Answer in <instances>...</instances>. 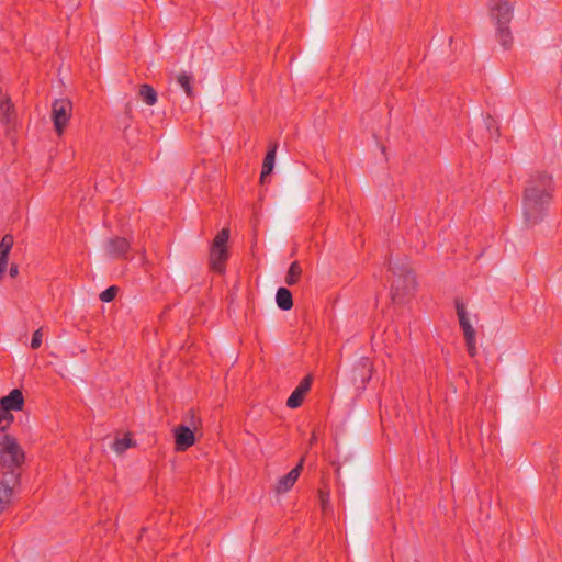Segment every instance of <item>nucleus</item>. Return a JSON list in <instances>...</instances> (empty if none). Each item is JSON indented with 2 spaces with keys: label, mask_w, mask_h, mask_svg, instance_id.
<instances>
[{
  "label": "nucleus",
  "mask_w": 562,
  "mask_h": 562,
  "mask_svg": "<svg viewBox=\"0 0 562 562\" xmlns=\"http://www.w3.org/2000/svg\"><path fill=\"white\" fill-rule=\"evenodd\" d=\"M0 405L9 413L21 411L24 405V396L21 390L14 389L7 396L0 398Z\"/></svg>",
  "instance_id": "9b49d317"
},
{
  "label": "nucleus",
  "mask_w": 562,
  "mask_h": 562,
  "mask_svg": "<svg viewBox=\"0 0 562 562\" xmlns=\"http://www.w3.org/2000/svg\"><path fill=\"white\" fill-rule=\"evenodd\" d=\"M14 417L12 413L7 412L1 405H0V427H5V429L11 425Z\"/></svg>",
  "instance_id": "5701e85b"
},
{
  "label": "nucleus",
  "mask_w": 562,
  "mask_h": 562,
  "mask_svg": "<svg viewBox=\"0 0 562 562\" xmlns=\"http://www.w3.org/2000/svg\"><path fill=\"white\" fill-rule=\"evenodd\" d=\"M488 13L495 25L509 24L514 14V2L510 0H490Z\"/></svg>",
  "instance_id": "0eeeda50"
},
{
  "label": "nucleus",
  "mask_w": 562,
  "mask_h": 562,
  "mask_svg": "<svg viewBox=\"0 0 562 562\" xmlns=\"http://www.w3.org/2000/svg\"><path fill=\"white\" fill-rule=\"evenodd\" d=\"M497 40L505 50L509 49L513 45L512 31L509 24L496 25Z\"/></svg>",
  "instance_id": "2eb2a0df"
},
{
  "label": "nucleus",
  "mask_w": 562,
  "mask_h": 562,
  "mask_svg": "<svg viewBox=\"0 0 562 562\" xmlns=\"http://www.w3.org/2000/svg\"><path fill=\"white\" fill-rule=\"evenodd\" d=\"M554 180L546 171H535L530 175L522 196V213L526 226L533 227L546 216L553 199Z\"/></svg>",
  "instance_id": "f03ea898"
},
{
  "label": "nucleus",
  "mask_w": 562,
  "mask_h": 562,
  "mask_svg": "<svg viewBox=\"0 0 562 562\" xmlns=\"http://www.w3.org/2000/svg\"><path fill=\"white\" fill-rule=\"evenodd\" d=\"M177 82L184 90L187 97H193L192 77L187 72H181L177 77Z\"/></svg>",
  "instance_id": "aec40b11"
},
{
  "label": "nucleus",
  "mask_w": 562,
  "mask_h": 562,
  "mask_svg": "<svg viewBox=\"0 0 562 562\" xmlns=\"http://www.w3.org/2000/svg\"><path fill=\"white\" fill-rule=\"evenodd\" d=\"M9 274H10L11 278H16L18 277V274H19V267H18V265L12 263L10 266Z\"/></svg>",
  "instance_id": "cd10ccee"
},
{
  "label": "nucleus",
  "mask_w": 562,
  "mask_h": 562,
  "mask_svg": "<svg viewBox=\"0 0 562 562\" xmlns=\"http://www.w3.org/2000/svg\"><path fill=\"white\" fill-rule=\"evenodd\" d=\"M358 367H361L363 370H367L369 372V376L367 378V380H369L371 378V362L369 361L368 358H361L357 364Z\"/></svg>",
  "instance_id": "bb28decb"
},
{
  "label": "nucleus",
  "mask_w": 562,
  "mask_h": 562,
  "mask_svg": "<svg viewBox=\"0 0 562 562\" xmlns=\"http://www.w3.org/2000/svg\"><path fill=\"white\" fill-rule=\"evenodd\" d=\"M25 452L18 440L0 427V513L13 498L14 488L21 483V468Z\"/></svg>",
  "instance_id": "f257e3e1"
},
{
  "label": "nucleus",
  "mask_w": 562,
  "mask_h": 562,
  "mask_svg": "<svg viewBox=\"0 0 562 562\" xmlns=\"http://www.w3.org/2000/svg\"><path fill=\"white\" fill-rule=\"evenodd\" d=\"M131 248L130 241L124 237H114L106 240L105 254L113 259H125Z\"/></svg>",
  "instance_id": "6e6552de"
},
{
  "label": "nucleus",
  "mask_w": 562,
  "mask_h": 562,
  "mask_svg": "<svg viewBox=\"0 0 562 562\" xmlns=\"http://www.w3.org/2000/svg\"><path fill=\"white\" fill-rule=\"evenodd\" d=\"M393 273L395 279L392 283V297L394 301L403 302L416 291L417 282L415 274L406 265L394 267Z\"/></svg>",
  "instance_id": "7ed1b4c3"
},
{
  "label": "nucleus",
  "mask_w": 562,
  "mask_h": 562,
  "mask_svg": "<svg viewBox=\"0 0 562 562\" xmlns=\"http://www.w3.org/2000/svg\"><path fill=\"white\" fill-rule=\"evenodd\" d=\"M42 337H43L42 328H38V329H36L33 333V337H32V340H31V348L32 349H38L41 347V345H42Z\"/></svg>",
  "instance_id": "a878e982"
},
{
  "label": "nucleus",
  "mask_w": 562,
  "mask_h": 562,
  "mask_svg": "<svg viewBox=\"0 0 562 562\" xmlns=\"http://www.w3.org/2000/svg\"><path fill=\"white\" fill-rule=\"evenodd\" d=\"M318 498L323 510H326L330 498L329 491L326 488H321L318 491Z\"/></svg>",
  "instance_id": "b1692460"
},
{
  "label": "nucleus",
  "mask_w": 562,
  "mask_h": 562,
  "mask_svg": "<svg viewBox=\"0 0 562 562\" xmlns=\"http://www.w3.org/2000/svg\"><path fill=\"white\" fill-rule=\"evenodd\" d=\"M276 302L280 310H291L293 306L292 293L286 288H279L276 294Z\"/></svg>",
  "instance_id": "4468645a"
},
{
  "label": "nucleus",
  "mask_w": 562,
  "mask_h": 562,
  "mask_svg": "<svg viewBox=\"0 0 562 562\" xmlns=\"http://www.w3.org/2000/svg\"><path fill=\"white\" fill-rule=\"evenodd\" d=\"M454 306L460 328L462 329L464 335L467 351L469 356L473 358L477 353L476 331L470 323L464 302L461 299H456Z\"/></svg>",
  "instance_id": "39448f33"
},
{
  "label": "nucleus",
  "mask_w": 562,
  "mask_h": 562,
  "mask_svg": "<svg viewBox=\"0 0 562 562\" xmlns=\"http://www.w3.org/2000/svg\"><path fill=\"white\" fill-rule=\"evenodd\" d=\"M228 239L229 228L224 227L216 234L210 249V267L217 273H223L225 271V263L228 259Z\"/></svg>",
  "instance_id": "20e7f679"
},
{
  "label": "nucleus",
  "mask_w": 562,
  "mask_h": 562,
  "mask_svg": "<svg viewBox=\"0 0 562 562\" xmlns=\"http://www.w3.org/2000/svg\"><path fill=\"white\" fill-rule=\"evenodd\" d=\"M13 111V105L8 95H3L0 99V119L2 122L9 124L11 122V113Z\"/></svg>",
  "instance_id": "f3484780"
},
{
  "label": "nucleus",
  "mask_w": 562,
  "mask_h": 562,
  "mask_svg": "<svg viewBox=\"0 0 562 562\" xmlns=\"http://www.w3.org/2000/svg\"><path fill=\"white\" fill-rule=\"evenodd\" d=\"M303 463H304V458H301V460L299 461V463L295 468H293L289 473H286L285 475H283L282 477H280L278 480L277 485H276V492L278 494L286 493L293 487V485L295 484V482L297 481V479L300 476V473L303 468Z\"/></svg>",
  "instance_id": "9d476101"
},
{
  "label": "nucleus",
  "mask_w": 562,
  "mask_h": 562,
  "mask_svg": "<svg viewBox=\"0 0 562 562\" xmlns=\"http://www.w3.org/2000/svg\"><path fill=\"white\" fill-rule=\"evenodd\" d=\"M13 244L14 239L10 234L4 235L0 241V280H2L4 277L8 267L9 254L13 247Z\"/></svg>",
  "instance_id": "f8f14e48"
},
{
  "label": "nucleus",
  "mask_w": 562,
  "mask_h": 562,
  "mask_svg": "<svg viewBox=\"0 0 562 562\" xmlns=\"http://www.w3.org/2000/svg\"><path fill=\"white\" fill-rule=\"evenodd\" d=\"M117 291H119V289L116 286H114V285L109 286L106 290L101 292L100 300L102 302L109 303L115 299Z\"/></svg>",
  "instance_id": "4be33fe9"
},
{
  "label": "nucleus",
  "mask_w": 562,
  "mask_h": 562,
  "mask_svg": "<svg viewBox=\"0 0 562 562\" xmlns=\"http://www.w3.org/2000/svg\"><path fill=\"white\" fill-rule=\"evenodd\" d=\"M134 442L130 436V434L125 435L123 438H116L112 443V449L117 453L122 454L128 448L133 447Z\"/></svg>",
  "instance_id": "6ab92c4d"
},
{
  "label": "nucleus",
  "mask_w": 562,
  "mask_h": 562,
  "mask_svg": "<svg viewBox=\"0 0 562 562\" xmlns=\"http://www.w3.org/2000/svg\"><path fill=\"white\" fill-rule=\"evenodd\" d=\"M276 154H277V145L274 144L273 146H271L269 148V150L263 159L261 175H260V181L262 183L265 182L266 177H268L273 170L274 161H276Z\"/></svg>",
  "instance_id": "ddd939ff"
},
{
  "label": "nucleus",
  "mask_w": 562,
  "mask_h": 562,
  "mask_svg": "<svg viewBox=\"0 0 562 562\" xmlns=\"http://www.w3.org/2000/svg\"><path fill=\"white\" fill-rule=\"evenodd\" d=\"M317 440L316 434L313 432L310 439V446H313Z\"/></svg>",
  "instance_id": "c85d7f7f"
},
{
  "label": "nucleus",
  "mask_w": 562,
  "mask_h": 562,
  "mask_svg": "<svg viewBox=\"0 0 562 562\" xmlns=\"http://www.w3.org/2000/svg\"><path fill=\"white\" fill-rule=\"evenodd\" d=\"M312 384V376L306 375L302 381L299 383V385L295 387L297 391H301L304 395L310 391Z\"/></svg>",
  "instance_id": "393cba45"
},
{
  "label": "nucleus",
  "mask_w": 562,
  "mask_h": 562,
  "mask_svg": "<svg viewBox=\"0 0 562 562\" xmlns=\"http://www.w3.org/2000/svg\"><path fill=\"white\" fill-rule=\"evenodd\" d=\"M301 274H302L301 266L299 265L297 261H293L290 265V268L288 270V273L285 277V283L290 286L296 284L300 280Z\"/></svg>",
  "instance_id": "a211bd4d"
},
{
  "label": "nucleus",
  "mask_w": 562,
  "mask_h": 562,
  "mask_svg": "<svg viewBox=\"0 0 562 562\" xmlns=\"http://www.w3.org/2000/svg\"><path fill=\"white\" fill-rule=\"evenodd\" d=\"M305 395L297 391L296 389L291 393L286 401V405L290 408H296L302 405Z\"/></svg>",
  "instance_id": "412c9836"
},
{
  "label": "nucleus",
  "mask_w": 562,
  "mask_h": 562,
  "mask_svg": "<svg viewBox=\"0 0 562 562\" xmlns=\"http://www.w3.org/2000/svg\"><path fill=\"white\" fill-rule=\"evenodd\" d=\"M72 103L68 99L55 100L52 105V120L55 131L61 135L71 117Z\"/></svg>",
  "instance_id": "423d86ee"
},
{
  "label": "nucleus",
  "mask_w": 562,
  "mask_h": 562,
  "mask_svg": "<svg viewBox=\"0 0 562 562\" xmlns=\"http://www.w3.org/2000/svg\"><path fill=\"white\" fill-rule=\"evenodd\" d=\"M138 94L147 105H154L157 102V92L150 85H142Z\"/></svg>",
  "instance_id": "dca6fc26"
},
{
  "label": "nucleus",
  "mask_w": 562,
  "mask_h": 562,
  "mask_svg": "<svg viewBox=\"0 0 562 562\" xmlns=\"http://www.w3.org/2000/svg\"><path fill=\"white\" fill-rule=\"evenodd\" d=\"M173 432L177 451H186L194 445V432L189 426L179 425L175 428Z\"/></svg>",
  "instance_id": "1a4fd4ad"
}]
</instances>
